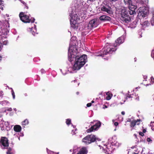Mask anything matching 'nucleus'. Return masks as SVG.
Returning a JSON list of instances; mask_svg holds the SVG:
<instances>
[{"instance_id": "1", "label": "nucleus", "mask_w": 154, "mask_h": 154, "mask_svg": "<svg viewBox=\"0 0 154 154\" xmlns=\"http://www.w3.org/2000/svg\"><path fill=\"white\" fill-rule=\"evenodd\" d=\"M124 40L123 37L119 38L115 41L116 43L114 44L113 47L110 44H107L106 46L104 47V50L103 49L102 50L100 51L96 55L97 56H100L103 57L104 55L108 54H112L113 52L115 51L116 50L115 48L118 45H119L120 44L123 43Z\"/></svg>"}, {"instance_id": "2", "label": "nucleus", "mask_w": 154, "mask_h": 154, "mask_svg": "<svg viewBox=\"0 0 154 154\" xmlns=\"http://www.w3.org/2000/svg\"><path fill=\"white\" fill-rule=\"evenodd\" d=\"M128 5L129 9L128 11L123 9L121 11V19L123 23H128L131 20L128 12L131 15L136 14L135 10L137 8V6L133 5L132 3Z\"/></svg>"}, {"instance_id": "3", "label": "nucleus", "mask_w": 154, "mask_h": 154, "mask_svg": "<svg viewBox=\"0 0 154 154\" xmlns=\"http://www.w3.org/2000/svg\"><path fill=\"white\" fill-rule=\"evenodd\" d=\"M87 59V56L84 54L77 55L75 57V63L73 66V69L75 70H79L85 64Z\"/></svg>"}, {"instance_id": "4", "label": "nucleus", "mask_w": 154, "mask_h": 154, "mask_svg": "<svg viewBox=\"0 0 154 154\" xmlns=\"http://www.w3.org/2000/svg\"><path fill=\"white\" fill-rule=\"evenodd\" d=\"M27 13V11L24 12H20L19 14V16L20 20L24 23H33L35 22V19L34 18H30V14L27 15L26 14Z\"/></svg>"}, {"instance_id": "5", "label": "nucleus", "mask_w": 154, "mask_h": 154, "mask_svg": "<svg viewBox=\"0 0 154 154\" xmlns=\"http://www.w3.org/2000/svg\"><path fill=\"white\" fill-rule=\"evenodd\" d=\"M98 140L95 136L92 134L87 135L82 139V141L86 144H88Z\"/></svg>"}, {"instance_id": "6", "label": "nucleus", "mask_w": 154, "mask_h": 154, "mask_svg": "<svg viewBox=\"0 0 154 154\" xmlns=\"http://www.w3.org/2000/svg\"><path fill=\"white\" fill-rule=\"evenodd\" d=\"M99 24V21L98 19L96 18L91 20L88 25L87 29L91 30L94 28L96 27Z\"/></svg>"}, {"instance_id": "7", "label": "nucleus", "mask_w": 154, "mask_h": 154, "mask_svg": "<svg viewBox=\"0 0 154 154\" xmlns=\"http://www.w3.org/2000/svg\"><path fill=\"white\" fill-rule=\"evenodd\" d=\"M101 123L98 121L94 125H92L89 129L86 130L87 133H90L94 131L97 130L101 126Z\"/></svg>"}, {"instance_id": "8", "label": "nucleus", "mask_w": 154, "mask_h": 154, "mask_svg": "<svg viewBox=\"0 0 154 154\" xmlns=\"http://www.w3.org/2000/svg\"><path fill=\"white\" fill-rule=\"evenodd\" d=\"M99 8L101 11L106 12L109 14H111L112 12L111 8L107 5H101Z\"/></svg>"}, {"instance_id": "9", "label": "nucleus", "mask_w": 154, "mask_h": 154, "mask_svg": "<svg viewBox=\"0 0 154 154\" xmlns=\"http://www.w3.org/2000/svg\"><path fill=\"white\" fill-rule=\"evenodd\" d=\"M0 143L5 147H8L9 146L8 140L5 137H2Z\"/></svg>"}, {"instance_id": "10", "label": "nucleus", "mask_w": 154, "mask_h": 154, "mask_svg": "<svg viewBox=\"0 0 154 154\" xmlns=\"http://www.w3.org/2000/svg\"><path fill=\"white\" fill-rule=\"evenodd\" d=\"M141 121L140 119H137V120H134L131 122L130 124L131 127H134L135 125L140 124V122Z\"/></svg>"}, {"instance_id": "11", "label": "nucleus", "mask_w": 154, "mask_h": 154, "mask_svg": "<svg viewBox=\"0 0 154 154\" xmlns=\"http://www.w3.org/2000/svg\"><path fill=\"white\" fill-rule=\"evenodd\" d=\"M69 16L71 17V20H73V22L75 23L76 22H78L79 20V18L78 17V15L77 14H75L74 16H72V13L70 14Z\"/></svg>"}, {"instance_id": "12", "label": "nucleus", "mask_w": 154, "mask_h": 154, "mask_svg": "<svg viewBox=\"0 0 154 154\" xmlns=\"http://www.w3.org/2000/svg\"><path fill=\"white\" fill-rule=\"evenodd\" d=\"M99 19L101 21H108L110 20H111V17L105 15H103L100 16L99 17Z\"/></svg>"}, {"instance_id": "13", "label": "nucleus", "mask_w": 154, "mask_h": 154, "mask_svg": "<svg viewBox=\"0 0 154 154\" xmlns=\"http://www.w3.org/2000/svg\"><path fill=\"white\" fill-rule=\"evenodd\" d=\"M3 23L0 21V36L5 34V30L3 28Z\"/></svg>"}, {"instance_id": "14", "label": "nucleus", "mask_w": 154, "mask_h": 154, "mask_svg": "<svg viewBox=\"0 0 154 154\" xmlns=\"http://www.w3.org/2000/svg\"><path fill=\"white\" fill-rule=\"evenodd\" d=\"M14 130L16 132H20L21 130V126L19 125H16L14 126Z\"/></svg>"}, {"instance_id": "15", "label": "nucleus", "mask_w": 154, "mask_h": 154, "mask_svg": "<svg viewBox=\"0 0 154 154\" xmlns=\"http://www.w3.org/2000/svg\"><path fill=\"white\" fill-rule=\"evenodd\" d=\"M87 150L85 147H83L80 149L78 154H86Z\"/></svg>"}, {"instance_id": "16", "label": "nucleus", "mask_w": 154, "mask_h": 154, "mask_svg": "<svg viewBox=\"0 0 154 154\" xmlns=\"http://www.w3.org/2000/svg\"><path fill=\"white\" fill-rule=\"evenodd\" d=\"M106 94L107 95L106 97V99L107 100H110L112 96V94L111 93H110L109 92H107Z\"/></svg>"}, {"instance_id": "17", "label": "nucleus", "mask_w": 154, "mask_h": 154, "mask_svg": "<svg viewBox=\"0 0 154 154\" xmlns=\"http://www.w3.org/2000/svg\"><path fill=\"white\" fill-rule=\"evenodd\" d=\"M29 122L28 119H26L22 122V125H26L29 124Z\"/></svg>"}, {"instance_id": "18", "label": "nucleus", "mask_w": 154, "mask_h": 154, "mask_svg": "<svg viewBox=\"0 0 154 154\" xmlns=\"http://www.w3.org/2000/svg\"><path fill=\"white\" fill-rule=\"evenodd\" d=\"M124 1L125 4L128 5L132 3V1L131 0H124Z\"/></svg>"}, {"instance_id": "19", "label": "nucleus", "mask_w": 154, "mask_h": 154, "mask_svg": "<svg viewBox=\"0 0 154 154\" xmlns=\"http://www.w3.org/2000/svg\"><path fill=\"white\" fill-rule=\"evenodd\" d=\"M12 149L11 147L8 148L7 151L6 152L7 154H12V153L11 152Z\"/></svg>"}, {"instance_id": "20", "label": "nucleus", "mask_w": 154, "mask_h": 154, "mask_svg": "<svg viewBox=\"0 0 154 154\" xmlns=\"http://www.w3.org/2000/svg\"><path fill=\"white\" fill-rule=\"evenodd\" d=\"M66 122L67 125H69L71 124V120L70 119H66Z\"/></svg>"}, {"instance_id": "21", "label": "nucleus", "mask_w": 154, "mask_h": 154, "mask_svg": "<svg viewBox=\"0 0 154 154\" xmlns=\"http://www.w3.org/2000/svg\"><path fill=\"white\" fill-rule=\"evenodd\" d=\"M20 1L25 6V8H26V9H28V7L27 6V4L23 1H22V0H20Z\"/></svg>"}, {"instance_id": "22", "label": "nucleus", "mask_w": 154, "mask_h": 154, "mask_svg": "<svg viewBox=\"0 0 154 154\" xmlns=\"http://www.w3.org/2000/svg\"><path fill=\"white\" fill-rule=\"evenodd\" d=\"M11 94H12V96L13 97V99H15V93H14V90H13V89H12V90H11Z\"/></svg>"}, {"instance_id": "23", "label": "nucleus", "mask_w": 154, "mask_h": 154, "mask_svg": "<svg viewBox=\"0 0 154 154\" xmlns=\"http://www.w3.org/2000/svg\"><path fill=\"white\" fill-rule=\"evenodd\" d=\"M133 95H132L131 94H128L126 97V99H127L128 98H133Z\"/></svg>"}, {"instance_id": "24", "label": "nucleus", "mask_w": 154, "mask_h": 154, "mask_svg": "<svg viewBox=\"0 0 154 154\" xmlns=\"http://www.w3.org/2000/svg\"><path fill=\"white\" fill-rule=\"evenodd\" d=\"M84 8H85L86 9H88L89 7V5L87 3H85L84 5H83Z\"/></svg>"}, {"instance_id": "25", "label": "nucleus", "mask_w": 154, "mask_h": 154, "mask_svg": "<svg viewBox=\"0 0 154 154\" xmlns=\"http://www.w3.org/2000/svg\"><path fill=\"white\" fill-rule=\"evenodd\" d=\"M150 82L152 84L154 83V78L152 76L151 77Z\"/></svg>"}, {"instance_id": "26", "label": "nucleus", "mask_w": 154, "mask_h": 154, "mask_svg": "<svg viewBox=\"0 0 154 154\" xmlns=\"http://www.w3.org/2000/svg\"><path fill=\"white\" fill-rule=\"evenodd\" d=\"M152 23H154V13L152 14V17L151 20Z\"/></svg>"}, {"instance_id": "27", "label": "nucleus", "mask_w": 154, "mask_h": 154, "mask_svg": "<svg viewBox=\"0 0 154 154\" xmlns=\"http://www.w3.org/2000/svg\"><path fill=\"white\" fill-rule=\"evenodd\" d=\"M139 134L142 137L144 136V133L142 132H139Z\"/></svg>"}, {"instance_id": "28", "label": "nucleus", "mask_w": 154, "mask_h": 154, "mask_svg": "<svg viewBox=\"0 0 154 154\" xmlns=\"http://www.w3.org/2000/svg\"><path fill=\"white\" fill-rule=\"evenodd\" d=\"M147 141L148 142H152V140L150 138H148L147 139Z\"/></svg>"}, {"instance_id": "29", "label": "nucleus", "mask_w": 154, "mask_h": 154, "mask_svg": "<svg viewBox=\"0 0 154 154\" xmlns=\"http://www.w3.org/2000/svg\"><path fill=\"white\" fill-rule=\"evenodd\" d=\"M91 106V103H88L87 104V106L88 107H90Z\"/></svg>"}, {"instance_id": "30", "label": "nucleus", "mask_w": 154, "mask_h": 154, "mask_svg": "<svg viewBox=\"0 0 154 154\" xmlns=\"http://www.w3.org/2000/svg\"><path fill=\"white\" fill-rule=\"evenodd\" d=\"M3 95V92L2 91H0V96H2Z\"/></svg>"}, {"instance_id": "31", "label": "nucleus", "mask_w": 154, "mask_h": 154, "mask_svg": "<svg viewBox=\"0 0 154 154\" xmlns=\"http://www.w3.org/2000/svg\"><path fill=\"white\" fill-rule=\"evenodd\" d=\"M119 125V123L117 122H116L114 123V125H115L117 126L118 125Z\"/></svg>"}, {"instance_id": "32", "label": "nucleus", "mask_w": 154, "mask_h": 154, "mask_svg": "<svg viewBox=\"0 0 154 154\" xmlns=\"http://www.w3.org/2000/svg\"><path fill=\"white\" fill-rule=\"evenodd\" d=\"M148 23L149 24L148 21H145L144 22V24H146L147 25Z\"/></svg>"}, {"instance_id": "33", "label": "nucleus", "mask_w": 154, "mask_h": 154, "mask_svg": "<svg viewBox=\"0 0 154 154\" xmlns=\"http://www.w3.org/2000/svg\"><path fill=\"white\" fill-rule=\"evenodd\" d=\"M2 46V44L1 42H0V50L1 49Z\"/></svg>"}, {"instance_id": "34", "label": "nucleus", "mask_w": 154, "mask_h": 154, "mask_svg": "<svg viewBox=\"0 0 154 154\" xmlns=\"http://www.w3.org/2000/svg\"><path fill=\"white\" fill-rule=\"evenodd\" d=\"M146 129H143V132L144 133H145L146 132Z\"/></svg>"}, {"instance_id": "35", "label": "nucleus", "mask_w": 154, "mask_h": 154, "mask_svg": "<svg viewBox=\"0 0 154 154\" xmlns=\"http://www.w3.org/2000/svg\"><path fill=\"white\" fill-rule=\"evenodd\" d=\"M121 114L122 115H124L125 114V112H124V111H122V112H121Z\"/></svg>"}, {"instance_id": "36", "label": "nucleus", "mask_w": 154, "mask_h": 154, "mask_svg": "<svg viewBox=\"0 0 154 154\" xmlns=\"http://www.w3.org/2000/svg\"><path fill=\"white\" fill-rule=\"evenodd\" d=\"M118 0H109L110 2H116Z\"/></svg>"}, {"instance_id": "37", "label": "nucleus", "mask_w": 154, "mask_h": 154, "mask_svg": "<svg viewBox=\"0 0 154 154\" xmlns=\"http://www.w3.org/2000/svg\"><path fill=\"white\" fill-rule=\"evenodd\" d=\"M135 99H136V100H139V97L138 96V97H136V98H135Z\"/></svg>"}, {"instance_id": "38", "label": "nucleus", "mask_w": 154, "mask_h": 154, "mask_svg": "<svg viewBox=\"0 0 154 154\" xmlns=\"http://www.w3.org/2000/svg\"><path fill=\"white\" fill-rule=\"evenodd\" d=\"M7 43V41H4V45H6V43Z\"/></svg>"}, {"instance_id": "39", "label": "nucleus", "mask_w": 154, "mask_h": 154, "mask_svg": "<svg viewBox=\"0 0 154 154\" xmlns=\"http://www.w3.org/2000/svg\"><path fill=\"white\" fill-rule=\"evenodd\" d=\"M41 71L42 72H45V70L43 69H42L41 70Z\"/></svg>"}, {"instance_id": "40", "label": "nucleus", "mask_w": 154, "mask_h": 154, "mask_svg": "<svg viewBox=\"0 0 154 154\" xmlns=\"http://www.w3.org/2000/svg\"><path fill=\"white\" fill-rule=\"evenodd\" d=\"M71 26L73 27H74L75 26V25H74V24H73V25L71 24Z\"/></svg>"}, {"instance_id": "41", "label": "nucleus", "mask_w": 154, "mask_h": 154, "mask_svg": "<svg viewBox=\"0 0 154 154\" xmlns=\"http://www.w3.org/2000/svg\"><path fill=\"white\" fill-rule=\"evenodd\" d=\"M2 0H0V5L2 3Z\"/></svg>"}, {"instance_id": "42", "label": "nucleus", "mask_w": 154, "mask_h": 154, "mask_svg": "<svg viewBox=\"0 0 154 154\" xmlns=\"http://www.w3.org/2000/svg\"><path fill=\"white\" fill-rule=\"evenodd\" d=\"M128 122H130L131 121V119H129L127 121Z\"/></svg>"}, {"instance_id": "43", "label": "nucleus", "mask_w": 154, "mask_h": 154, "mask_svg": "<svg viewBox=\"0 0 154 154\" xmlns=\"http://www.w3.org/2000/svg\"><path fill=\"white\" fill-rule=\"evenodd\" d=\"M2 58V57L0 55V61L1 60Z\"/></svg>"}, {"instance_id": "44", "label": "nucleus", "mask_w": 154, "mask_h": 154, "mask_svg": "<svg viewBox=\"0 0 154 154\" xmlns=\"http://www.w3.org/2000/svg\"><path fill=\"white\" fill-rule=\"evenodd\" d=\"M134 136L136 138H137V136L136 134H134Z\"/></svg>"}, {"instance_id": "45", "label": "nucleus", "mask_w": 154, "mask_h": 154, "mask_svg": "<svg viewBox=\"0 0 154 154\" xmlns=\"http://www.w3.org/2000/svg\"><path fill=\"white\" fill-rule=\"evenodd\" d=\"M94 101H93V100H92V101H91V103H94Z\"/></svg>"}, {"instance_id": "46", "label": "nucleus", "mask_w": 154, "mask_h": 154, "mask_svg": "<svg viewBox=\"0 0 154 154\" xmlns=\"http://www.w3.org/2000/svg\"><path fill=\"white\" fill-rule=\"evenodd\" d=\"M152 96H153V100H154V94Z\"/></svg>"}, {"instance_id": "47", "label": "nucleus", "mask_w": 154, "mask_h": 154, "mask_svg": "<svg viewBox=\"0 0 154 154\" xmlns=\"http://www.w3.org/2000/svg\"><path fill=\"white\" fill-rule=\"evenodd\" d=\"M92 124H93V122H91V125Z\"/></svg>"}, {"instance_id": "48", "label": "nucleus", "mask_w": 154, "mask_h": 154, "mask_svg": "<svg viewBox=\"0 0 154 154\" xmlns=\"http://www.w3.org/2000/svg\"><path fill=\"white\" fill-rule=\"evenodd\" d=\"M133 154H139L138 153H135V152H134V153H133Z\"/></svg>"}, {"instance_id": "49", "label": "nucleus", "mask_w": 154, "mask_h": 154, "mask_svg": "<svg viewBox=\"0 0 154 154\" xmlns=\"http://www.w3.org/2000/svg\"><path fill=\"white\" fill-rule=\"evenodd\" d=\"M76 94L77 95H78L79 94V92H77L76 93Z\"/></svg>"}, {"instance_id": "50", "label": "nucleus", "mask_w": 154, "mask_h": 154, "mask_svg": "<svg viewBox=\"0 0 154 154\" xmlns=\"http://www.w3.org/2000/svg\"><path fill=\"white\" fill-rule=\"evenodd\" d=\"M2 39V37H0V40H1Z\"/></svg>"}, {"instance_id": "51", "label": "nucleus", "mask_w": 154, "mask_h": 154, "mask_svg": "<svg viewBox=\"0 0 154 154\" xmlns=\"http://www.w3.org/2000/svg\"><path fill=\"white\" fill-rule=\"evenodd\" d=\"M107 106H105V108H107Z\"/></svg>"}, {"instance_id": "52", "label": "nucleus", "mask_w": 154, "mask_h": 154, "mask_svg": "<svg viewBox=\"0 0 154 154\" xmlns=\"http://www.w3.org/2000/svg\"><path fill=\"white\" fill-rule=\"evenodd\" d=\"M94 0H90V1H94Z\"/></svg>"}, {"instance_id": "53", "label": "nucleus", "mask_w": 154, "mask_h": 154, "mask_svg": "<svg viewBox=\"0 0 154 154\" xmlns=\"http://www.w3.org/2000/svg\"><path fill=\"white\" fill-rule=\"evenodd\" d=\"M72 60L71 59H70V61H72Z\"/></svg>"}, {"instance_id": "54", "label": "nucleus", "mask_w": 154, "mask_h": 154, "mask_svg": "<svg viewBox=\"0 0 154 154\" xmlns=\"http://www.w3.org/2000/svg\"><path fill=\"white\" fill-rule=\"evenodd\" d=\"M74 47H76V45H74Z\"/></svg>"}, {"instance_id": "55", "label": "nucleus", "mask_w": 154, "mask_h": 154, "mask_svg": "<svg viewBox=\"0 0 154 154\" xmlns=\"http://www.w3.org/2000/svg\"><path fill=\"white\" fill-rule=\"evenodd\" d=\"M153 123H154V122H153Z\"/></svg>"}]
</instances>
